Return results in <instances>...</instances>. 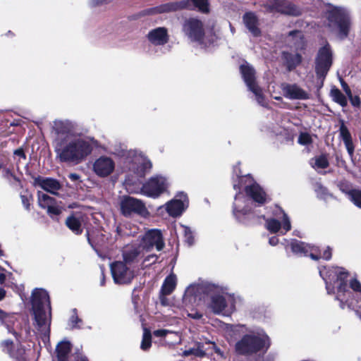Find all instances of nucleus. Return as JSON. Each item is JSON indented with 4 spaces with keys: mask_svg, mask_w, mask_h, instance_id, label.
I'll return each instance as SVG.
<instances>
[{
    "mask_svg": "<svg viewBox=\"0 0 361 361\" xmlns=\"http://www.w3.org/2000/svg\"><path fill=\"white\" fill-rule=\"evenodd\" d=\"M56 137L53 145L56 159L61 162L78 164L92 153L94 140L78 132V125L73 121L56 120L53 123Z\"/></svg>",
    "mask_w": 361,
    "mask_h": 361,
    "instance_id": "nucleus-1",
    "label": "nucleus"
},
{
    "mask_svg": "<svg viewBox=\"0 0 361 361\" xmlns=\"http://www.w3.org/2000/svg\"><path fill=\"white\" fill-rule=\"evenodd\" d=\"M32 306L35 317V326L44 341L49 339L51 320V306L48 293L42 288H36L32 294Z\"/></svg>",
    "mask_w": 361,
    "mask_h": 361,
    "instance_id": "nucleus-2",
    "label": "nucleus"
},
{
    "mask_svg": "<svg viewBox=\"0 0 361 361\" xmlns=\"http://www.w3.org/2000/svg\"><path fill=\"white\" fill-rule=\"evenodd\" d=\"M247 196L239 192L235 196L233 212L240 221H244L245 216L251 212V198L259 206L268 201V197L263 189L257 183L247 185L245 187Z\"/></svg>",
    "mask_w": 361,
    "mask_h": 361,
    "instance_id": "nucleus-3",
    "label": "nucleus"
},
{
    "mask_svg": "<svg viewBox=\"0 0 361 361\" xmlns=\"http://www.w3.org/2000/svg\"><path fill=\"white\" fill-rule=\"evenodd\" d=\"M319 274L325 281L326 288L329 294L334 293L332 282L339 283L336 299L340 300L341 308L345 307V302L347 303L348 307L354 308L353 302L349 301L351 293L347 289V284L344 282L348 276V273L343 268L332 267L329 270H326L325 268L320 269Z\"/></svg>",
    "mask_w": 361,
    "mask_h": 361,
    "instance_id": "nucleus-4",
    "label": "nucleus"
},
{
    "mask_svg": "<svg viewBox=\"0 0 361 361\" xmlns=\"http://www.w3.org/2000/svg\"><path fill=\"white\" fill-rule=\"evenodd\" d=\"M152 167L151 161L142 153L135 150H130L127 152L124 168L134 173L135 176L128 175L126 183L127 185H133L140 181V178L145 176Z\"/></svg>",
    "mask_w": 361,
    "mask_h": 361,
    "instance_id": "nucleus-5",
    "label": "nucleus"
},
{
    "mask_svg": "<svg viewBox=\"0 0 361 361\" xmlns=\"http://www.w3.org/2000/svg\"><path fill=\"white\" fill-rule=\"evenodd\" d=\"M328 26L338 38H345L350 29L349 12L344 8L329 6L326 11Z\"/></svg>",
    "mask_w": 361,
    "mask_h": 361,
    "instance_id": "nucleus-6",
    "label": "nucleus"
},
{
    "mask_svg": "<svg viewBox=\"0 0 361 361\" xmlns=\"http://www.w3.org/2000/svg\"><path fill=\"white\" fill-rule=\"evenodd\" d=\"M204 288L201 284L189 286L185 291L182 302H174L172 305V311L176 314V317H184L185 314L192 319H200L202 314L195 312L188 313L186 308L196 301L198 295L200 294Z\"/></svg>",
    "mask_w": 361,
    "mask_h": 361,
    "instance_id": "nucleus-7",
    "label": "nucleus"
},
{
    "mask_svg": "<svg viewBox=\"0 0 361 361\" xmlns=\"http://www.w3.org/2000/svg\"><path fill=\"white\" fill-rule=\"evenodd\" d=\"M270 345L269 338L264 332L245 335L235 345L240 354H251L267 350Z\"/></svg>",
    "mask_w": 361,
    "mask_h": 361,
    "instance_id": "nucleus-8",
    "label": "nucleus"
},
{
    "mask_svg": "<svg viewBox=\"0 0 361 361\" xmlns=\"http://www.w3.org/2000/svg\"><path fill=\"white\" fill-rule=\"evenodd\" d=\"M202 286L204 288L202 292L207 291V294L211 295V302L209 304V307L214 313L220 314L223 313L224 311H233V299L230 296L220 294L219 292V288L214 286Z\"/></svg>",
    "mask_w": 361,
    "mask_h": 361,
    "instance_id": "nucleus-9",
    "label": "nucleus"
},
{
    "mask_svg": "<svg viewBox=\"0 0 361 361\" xmlns=\"http://www.w3.org/2000/svg\"><path fill=\"white\" fill-rule=\"evenodd\" d=\"M266 228L271 233L280 232L285 234L291 229V224L288 216L279 207H276L274 217L266 219Z\"/></svg>",
    "mask_w": 361,
    "mask_h": 361,
    "instance_id": "nucleus-10",
    "label": "nucleus"
},
{
    "mask_svg": "<svg viewBox=\"0 0 361 361\" xmlns=\"http://www.w3.org/2000/svg\"><path fill=\"white\" fill-rule=\"evenodd\" d=\"M183 32L191 42L200 45H207L205 39V32L201 20L197 18L185 20L183 25Z\"/></svg>",
    "mask_w": 361,
    "mask_h": 361,
    "instance_id": "nucleus-11",
    "label": "nucleus"
},
{
    "mask_svg": "<svg viewBox=\"0 0 361 361\" xmlns=\"http://www.w3.org/2000/svg\"><path fill=\"white\" fill-rule=\"evenodd\" d=\"M197 8L202 13L209 12V4L207 0H187L180 2L168 3L157 7V13H165L175 11L181 8Z\"/></svg>",
    "mask_w": 361,
    "mask_h": 361,
    "instance_id": "nucleus-12",
    "label": "nucleus"
},
{
    "mask_svg": "<svg viewBox=\"0 0 361 361\" xmlns=\"http://www.w3.org/2000/svg\"><path fill=\"white\" fill-rule=\"evenodd\" d=\"M169 185L166 177L154 176L142 185L140 192L147 197L156 198L166 191Z\"/></svg>",
    "mask_w": 361,
    "mask_h": 361,
    "instance_id": "nucleus-13",
    "label": "nucleus"
},
{
    "mask_svg": "<svg viewBox=\"0 0 361 361\" xmlns=\"http://www.w3.org/2000/svg\"><path fill=\"white\" fill-rule=\"evenodd\" d=\"M110 268L113 279L116 284L130 283L135 276L132 267L123 261L111 263Z\"/></svg>",
    "mask_w": 361,
    "mask_h": 361,
    "instance_id": "nucleus-14",
    "label": "nucleus"
},
{
    "mask_svg": "<svg viewBox=\"0 0 361 361\" xmlns=\"http://www.w3.org/2000/svg\"><path fill=\"white\" fill-rule=\"evenodd\" d=\"M240 72L246 85L254 93L257 102L262 106H266L262 90L255 82V72L253 68L247 63L243 64L240 66Z\"/></svg>",
    "mask_w": 361,
    "mask_h": 361,
    "instance_id": "nucleus-15",
    "label": "nucleus"
},
{
    "mask_svg": "<svg viewBox=\"0 0 361 361\" xmlns=\"http://www.w3.org/2000/svg\"><path fill=\"white\" fill-rule=\"evenodd\" d=\"M121 211L125 216H130L133 214L145 216L148 214L143 202L131 197H125L121 200Z\"/></svg>",
    "mask_w": 361,
    "mask_h": 361,
    "instance_id": "nucleus-16",
    "label": "nucleus"
},
{
    "mask_svg": "<svg viewBox=\"0 0 361 361\" xmlns=\"http://www.w3.org/2000/svg\"><path fill=\"white\" fill-rule=\"evenodd\" d=\"M116 168L115 161L109 156L102 155L95 159L92 171L99 178H106L112 174Z\"/></svg>",
    "mask_w": 361,
    "mask_h": 361,
    "instance_id": "nucleus-17",
    "label": "nucleus"
},
{
    "mask_svg": "<svg viewBox=\"0 0 361 361\" xmlns=\"http://www.w3.org/2000/svg\"><path fill=\"white\" fill-rule=\"evenodd\" d=\"M332 64L331 51L325 46L319 51L316 61L315 70L317 77L324 79Z\"/></svg>",
    "mask_w": 361,
    "mask_h": 361,
    "instance_id": "nucleus-18",
    "label": "nucleus"
},
{
    "mask_svg": "<svg viewBox=\"0 0 361 361\" xmlns=\"http://www.w3.org/2000/svg\"><path fill=\"white\" fill-rule=\"evenodd\" d=\"M164 245L161 231L158 229H152L145 233L140 246L142 250H149L155 247L158 251H160L164 248Z\"/></svg>",
    "mask_w": 361,
    "mask_h": 361,
    "instance_id": "nucleus-19",
    "label": "nucleus"
},
{
    "mask_svg": "<svg viewBox=\"0 0 361 361\" xmlns=\"http://www.w3.org/2000/svg\"><path fill=\"white\" fill-rule=\"evenodd\" d=\"M188 206L187 195L179 192L176 197L166 204V210L173 217H176L183 212Z\"/></svg>",
    "mask_w": 361,
    "mask_h": 361,
    "instance_id": "nucleus-20",
    "label": "nucleus"
},
{
    "mask_svg": "<svg viewBox=\"0 0 361 361\" xmlns=\"http://www.w3.org/2000/svg\"><path fill=\"white\" fill-rule=\"evenodd\" d=\"M267 8L271 12H278L290 16H299L300 14L298 8L286 0H269Z\"/></svg>",
    "mask_w": 361,
    "mask_h": 361,
    "instance_id": "nucleus-21",
    "label": "nucleus"
},
{
    "mask_svg": "<svg viewBox=\"0 0 361 361\" xmlns=\"http://www.w3.org/2000/svg\"><path fill=\"white\" fill-rule=\"evenodd\" d=\"M283 96L291 100H306L310 94L297 84L283 82L280 85Z\"/></svg>",
    "mask_w": 361,
    "mask_h": 361,
    "instance_id": "nucleus-22",
    "label": "nucleus"
},
{
    "mask_svg": "<svg viewBox=\"0 0 361 361\" xmlns=\"http://www.w3.org/2000/svg\"><path fill=\"white\" fill-rule=\"evenodd\" d=\"M285 242L287 243H290L291 250L295 255L299 256L309 255L314 260L318 259V256L316 254L317 247L311 246L296 240H290V241L285 240Z\"/></svg>",
    "mask_w": 361,
    "mask_h": 361,
    "instance_id": "nucleus-23",
    "label": "nucleus"
},
{
    "mask_svg": "<svg viewBox=\"0 0 361 361\" xmlns=\"http://www.w3.org/2000/svg\"><path fill=\"white\" fill-rule=\"evenodd\" d=\"M33 184L35 186L39 187L53 195H56L57 191L61 189L60 183L51 178H44L39 176L34 178Z\"/></svg>",
    "mask_w": 361,
    "mask_h": 361,
    "instance_id": "nucleus-24",
    "label": "nucleus"
},
{
    "mask_svg": "<svg viewBox=\"0 0 361 361\" xmlns=\"http://www.w3.org/2000/svg\"><path fill=\"white\" fill-rule=\"evenodd\" d=\"M147 39L154 45H163L169 40L167 30L161 27L153 29L149 32Z\"/></svg>",
    "mask_w": 361,
    "mask_h": 361,
    "instance_id": "nucleus-25",
    "label": "nucleus"
},
{
    "mask_svg": "<svg viewBox=\"0 0 361 361\" xmlns=\"http://www.w3.org/2000/svg\"><path fill=\"white\" fill-rule=\"evenodd\" d=\"M340 137L344 142L346 149L350 157H353L354 153V145L352 141L351 135L343 121H341V126L339 128Z\"/></svg>",
    "mask_w": 361,
    "mask_h": 361,
    "instance_id": "nucleus-26",
    "label": "nucleus"
},
{
    "mask_svg": "<svg viewBox=\"0 0 361 361\" xmlns=\"http://www.w3.org/2000/svg\"><path fill=\"white\" fill-rule=\"evenodd\" d=\"M243 21L246 27L254 35L258 36L260 30L258 28V20L253 13H246L243 16Z\"/></svg>",
    "mask_w": 361,
    "mask_h": 361,
    "instance_id": "nucleus-27",
    "label": "nucleus"
},
{
    "mask_svg": "<svg viewBox=\"0 0 361 361\" xmlns=\"http://www.w3.org/2000/svg\"><path fill=\"white\" fill-rule=\"evenodd\" d=\"M204 345L200 342H195L192 347L184 350L182 355L185 357L193 355L202 357L206 355Z\"/></svg>",
    "mask_w": 361,
    "mask_h": 361,
    "instance_id": "nucleus-28",
    "label": "nucleus"
},
{
    "mask_svg": "<svg viewBox=\"0 0 361 361\" xmlns=\"http://www.w3.org/2000/svg\"><path fill=\"white\" fill-rule=\"evenodd\" d=\"M13 345V343L9 341H5L2 343L4 351L8 353L12 357L16 359V361H26V358L25 357V350L21 348H18L17 350L16 353L11 351V347Z\"/></svg>",
    "mask_w": 361,
    "mask_h": 361,
    "instance_id": "nucleus-29",
    "label": "nucleus"
},
{
    "mask_svg": "<svg viewBox=\"0 0 361 361\" xmlns=\"http://www.w3.org/2000/svg\"><path fill=\"white\" fill-rule=\"evenodd\" d=\"M176 286V276L171 274L165 279L161 288V293L162 295H169L174 290Z\"/></svg>",
    "mask_w": 361,
    "mask_h": 361,
    "instance_id": "nucleus-30",
    "label": "nucleus"
},
{
    "mask_svg": "<svg viewBox=\"0 0 361 361\" xmlns=\"http://www.w3.org/2000/svg\"><path fill=\"white\" fill-rule=\"evenodd\" d=\"M71 348V343L68 341H62L58 344L56 353L59 361H68V355Z\"/></svg>",
    "mask_w": 361,
    "mask_h": 361,
    "instance_id": "nucleus-31",
    "label": "nucleus"
},
{
    "mask_svg": "<svg viewBox=\"0 0 361 361\" xmlns=\"http://www.w3.org/2000/svg\"><path fill=\"white\" fill-rule=\"evenodd\" d=\"M66 224L70 230L77 235L80 234L82 231L80 218L74 215L66 219Z\"/></svg>",
    "mask_w": 361,
    "mask_h": 361,
    "instance_id": "nucleus-32",
    "label": "nucleus"
},
{
    "mask_svg": "<svg viewBox=\"0 0 361 361\" xmlns=\"http://www.w3.org/2000/svg\"><path fill=\"white\" fill-rule=\"evenodd\" d=\"M141 249L142 250V248L139 246L138 247L124 251L123 254V262L131 267L132 264L135 262L137 258L140 256Z\"/></svg>",
    "mask_w": 361,
    "mask_h": 361,
    "instance_id": "nucleus-33",
    "label": "nucleus"
},
{
    "mask_svg": "<svg viewBox=\"0 0 361 361\" xmlns=\"http://www.w3.org/2000/svg\"><path fill=\"white\" fill-rule=\"evenodd\" d=\"M288 68L290 71L299 65L301 62V56L299 54L283 53Z\"/></svg>",
    "mask_w": 361,
    "mask_h": 361,
    "instance_id": "nucleus-34",
    "label": "nucleus"
},
{
    "mask_svg": "<svg viewBox=\"0 0 361 361\" xmlns=\"http://www.w3.org/2000/svg\"><path fill=\"white\" fill-rule=\"evenodd\" d=\"M37 198L39 207L43 209H47L56 202L54 198L40 191L37 192Z\"/></svg>",
    "mask_w": 361,
    "mask_h": 361,
    "instance_id": "nucleus-35",
    "label": "nucleus"
},
{
    "mask_svg": "<svg viewBox=\"0 0 361 361\" xmlns=\"http://www.w3.org/2000/svg\"><path fill=\"white\" fill-rule=\"evenodd\" d=\"M310 164L316 170L324 169L329 166V161L326 156L321 155L312 159Z\"/></svg>",
    "mask_w": 361,
    "mask_h": 361,
    "instance_id": "nucleus-36",
    "label": "nucleus"
},
{
    "mask_svg": "<svg viewBox=\"0 0 361 361\" xmlns=\"http://www.w3.org/2000/svg\"><path fill=\"white\" fill-rule=\"evenodd\" d=\"M330 94L335 102L339 104L342 106H345L347 105L348 101L345 96L338 89H332Z\"/></svg>",
    "mask_w": 361,
    "mask_h": 361,
    "instance_id": "nucleus-37",
    "label": "nucleus"
},
{
    "mask_svg": "<svg viewBox=\"0 0 361 361\" xmlns=\"http://www.w3.org/2000/svg\"><path fill=\"white\" fill-rule=\"evenodd\" d=\"M151 344H152L151 332L148 329H144L142 340L140 348L143 350H147L151 347Z\"/></svg>",
    "mask_w": 361,
    "mask_h": 361,
    "instance_id": "nucleus-38",
    "label": "nucleus"
},
{
    "mask_svg": "<svg viewBox=\"0 0 361 361\" xmlns=\"http://www.w3.org/2000/svg\"><path fill=\"white\" fill-rule=\"evenodd\" d=\"M349 199L358 207L361 208V190H352L348 193Z\"/></svg>",
    "mask_w": 361,
    "mask_h": 361,
    "instance_id": "nucleus-39",
    "label": "nucleus"
},
{
    "mask_svg": "<svg viewBox=\"0 0 361 361\" xmlns=\"http://www.w3.org/2000/svg\"><path fill=\"white\" fill-rule=\"evenodd\" d=\"M47 213L51 217H54L55 216H58L61 213L62 207L60 206L56 201L49 206L47 209Z\"/></svg>",
    "mask_w": 361,
    "mask_h": 361,
    "instance_id": "nucleus-40",
    "label": "nucleus"
},
{
    "mask_svg": "<svg viewBox=\"0 0 361 361\" xmlns=\"http://www.w3.org/2000/svg\"><path fill=\"white\" fill-rule=\"evenodd\" d=\"M14 314H8L2 310H0V320L6 325L8 329L10 323H13L14 322Z\"/></svg>",
    "mask_w": 361,
    "mask_h": 361,
    "instance_id": "nucleus-41",
    "label": "nucleus"
},
{
    "mask_svg": "<svg viewBox=\"0 0 361 361\" xmlns=\"http://www.w3.org/2000/svg\"><path fill=\"white\" fill-rule=\"evenodd\" d=\"M181 229L184 233L185 241L189 245H192L194 242V238L190 228L185 226H181Z\"/></svg>",
    "mask_w": 361,
    "mask_h": 361,
    "instance_id": "nucleus-42",
    "label": "nucleus"
},
{
    "mask_svg": "<svg viewBox=\"0 0 361 361\" xmlns=\"http://www.w3.org/2000/svg\"><path fill=\"white\" fill-rule=\"evenodd\" d=\"M350 287L356 296L361 299V283L357 279H353L350 282Z\"/></svg>",
    "mask_w": 361,
    "mask_h": 361,
    "instance_id": "nucleus-43",
    "label": "nucleus"
},
{
    "mask_svg": "<svg viewBox=\"0 0 361 361\" xmlns=\"http://www.w3.org/2000/svg\"><path fill=\"white\" fill-rule=\"evenodd\" d=\"M298 142L302 145L310 144L312 142V137L310 134L302 133L299 135Z\"/></svg>",
    "mask_w": 361,
    "mask_h": 361,
    "instance_id": "nucleus-44",
    "label": "nucleus"
},
{
    "mask_svg": "<svg viewBox=\"0 0 361 361\" xmlns=\"http://www.w3.org/2000/svg\"><path fill=\"white\" fill-rule=\"evenodd\" d=\"M79 322H81V319H80L76 314V310H73V314L70 319V322H69V325L72 327V328H75L77 327V324L79 323Z\"/></svg>",
    "mask_w": 361,
    "mask_h": 361,
    "instance_id": "nucleus-45",
    "label": "nucleus"
},
{
    "mask_svg": "<svg viewBox=\"0 0 361 361\" xmlns=\"http://www.w3.org/2000/svg\"><path fill=\"white\" fill-rule=\"evenodd\" d=\"M316 252H317L316 254L318 256V259L319 258H323V259H325L328 260L331 257V252L329 248H328L327 250H324L323 254H322V255L320 254V252H319V250L318 247H317V250Z\"/></svg>",
    "mask_w": 361,
    "mask_h": 361,
    "instance_id": "nucleus-46",
    "label": "nucleus"
},
{
    "mask_svg": "<svg viewBox=\"0 0 361 361\" xmlns=\"http://www.w3.org/2000/svg\"><path fill=\"white\" fill-rule=\"evenodd\" d=\"M153 334L157 337H165L168 334H175L177 336L176 333H173V331L166 329L155 330Z\"/></svg>",
    "mask_w": 361,
    "mask_h": 361,
    "instance_id": "nucleus-47",
    "label": "nucleus"
},
{
    "mask_svg": "<svg viewBox=\"0 0 361 361\" xmlns=\"http://www.w3.org/2000/svg\"><path fill=\"white\" fill-rule=\"evenodd\" d=\"M157 256L156 255H150L145 257L144 260L145 266H148L151 264L154 263L157 260Z\"/></svg>",
    "mask_w": 361,
    "mask_h": 361,
    "instance_id": "nucleus-48",
    "label": "nucleus"
},
{
    "mask_svg": "<svg viewBox=\"0 0 361 361\" xmlns=\"http://www.w3.org/2000/svg\"><path fill=\"white\" fill-rule=\"evenodd\" d=\"M113 0H90L89 3L92 6H96L104 4H109Z\"/></svg>",
    "mask_w": 361,
    "mask_h": 361,
    "instance_id": "nucleus-49",
    "label": "nucleus"
},
{
    "mask_svg": "<svg viewBox=\"0 0 361 361\" xmlns=\"http://www.w3.org/2000/svg\"><path fill=\"white\" fill-rule=\"evenodd\" d=\"M247 179H248V178L245 177V176L239 177L238 178V184L235 183H233L234 189L235 190H236L237 188L240 189L243 187V183L244 182V180H247Z\"/></svg>",
    "mask_w": 361,
    "mask_h": 361,
    "instance_id": "nucleus-50",
    "label": "nucleus"
},
{
    "mask_svg": "<svg viewBox=\"0 0 361 361\" xmlns=\"http://www.w3.org/2000/svg\"><path fill=\"white\" fill-rule=\"evenodd\" d=\"M20 198L24 207L28 209L30 207V197L24 195H20Z\"/></svg>",
    "mask_w": 361,
    "mask_h": 361,
    "instance_id": "nucleus-51",
    "label": "nucleus"
},
{
    "mask_svg": "<svg viewBox=\"0 0 361 361\" xmlns=\"http://www.w3.org/2000/svg\"><path fill=\"white\" fill-rule=\"evenodd\" d=\"M350 102H351V104L353 106H359L360 105V99L359 97L355 96L353 97L352 96V97H350Z\"/></svg>",
    "mask_w": 361,
    "mask_h": 361,
    "instance_id": "nucleus-52",
    "label": "nucleus"
},
{
    "mask_svg": "<svg viewBox=\"0 0 361 361\" xmlns=\"http://www.w3.org/2000/svg\"><path fill=\"white\" fill-rule=\"evenodd\" d=\"M167 295H162L161 293H160V297H159V299H160V302H161V304L164 306H167V305H169V299L166 298Z\"/></svg>",
    "mask_w": 361,
    "mask_h": 361,
    "instance_id": "nucleus-53",
    "label": "nucleus"
},
{
    "mask_svg": "<svg viewBox=\"0 0 361 361\" xmlns=\"http://www.w3.org/2000/svg\"><path fill=\"white\" fill-rule=\"evenodd\" d=\"M341 85H342V87H343L344 91L347 94V95L349 97H352V93H351V91H350L349 87L348 86V85L346 83H345L344 82H342Z\"/></svg>",
    "mask_w": 361,
    "mask_h": 361,
    "instance_id": "nucleus-54",
    "label": "nucleus"
},
{
    "mask_svg": "<svg viewBox=\"0 0 361 361\" xmlns=\"http://www.w3.org/2000/svg\"><path fill=\"white\" fill-rule=\"evenodd\" d=\"M3 176H4L5 178H8V179H9V178H10V177H13V175L12 174V173H11V171H10L9 169H4L3 170Z\"/></svg>",
    "mask_w": 361,
    "mask_h": 361,
    "instance_id": "nucleus-55",
    "label": "nucleus"
},
{
    "mask_svg": "<svg viewBox=\"0 0 361 361\" xmlns=\"http://www.w3.org/2000/svg\"><path fill=\"white\" fill-rule=\"evenodd\" d=\"M269 244L271 245L274 246V245L278 244L279 239H278V238L276 236H273V237L269 238Z\"/></svg>",
    "mask_w": 361,
    "mask_h": 361,
    "instance_id": "nucleus-56",
    "label": "nucleus"
},
{
    "mask_svg": "<svg viewBox=\"0 0 361 361\" xmlns=\"http://www.w3.org/2000/svg\"><path fill=\"white\" fill-rule=\"evenodd\" d=\"M68 177L72 181H74V182L80 180V176L75 173H70L68 175Z\"/></svg>",
    "mask_w": 361,
    "mask_h": 361,
    "instance_id": "nucleus-57",
    "label": "nucleus"
},
{
    "mask_svg": "<svg viewBox=\"0 0 361 361\" xmlns=\"http://www.w3.org/2000/svg\"><path fill=\"white\" fill-rule=\"evenodd\" d=\"M14 154L20 157H22L23 159L25 158V154L21 149H16L14 152Z\"/></svg>",
    "mask_w": 361,
    "mask_h": 361,
    "instance_id": "nucleus-58",
    "label": "nucleus"
},
{
    "mask_svg": "<svg viewBox=\"0 0 361 361\" xmlns=\"http://www.w3.org/2000/svg\"><path fill=\"white\" fill-rule=\"evenodd\" d=\"M290 35L295 36L297 38H299L300 40H302V34L300 31H293L290 33Z\"/></svg>",
    "mask_w": 361,
    "mask_h": 361,
    "instance_id": "nucleus-59",
    "label": "nucleus"
},
{
    "mask_svg": "<svg viewBox=\"0 0 361 361\" xmlns=\"http://www.w3.org/2000/svg\"><path fill=\"white\" fill-rule=\"evenodd\" d=\"M207 343L212 345V348L216 353H218L219 355H222L220 349L216 345V344L214 343L208 342Z\"/></svg>",
    "mask_w": 361,
    "mask_h": 361,
    "instance_id": "nucleus-60",
    "label": "nucleus"
},
{
    "mask_svg": "<svg viewBox=\"0 0 361 361\" xmlns=\"http://www.w3.org/2000/svg\"><path fill=\"white\" fill-rule=\"evenodd\" d=\"M6 280V275L4 273H0V283H3Z\"/></svg>",
    "mask_w": 361,
    "mask_h": 361,
    "instance_id": "nucleus-61",
    "label": "nucleus"
},
{
    "mask_svg": "<svg viewBox=\"0 0 361 361\" xmlns=\"http://www.w3.org/2000/svg\"><path fill=\"white\" fill-rule=\"evenodd\" d=\"M5 295L6 291L4 289L0 288V300L4 298Z\"/></svg>",
    "mask_w": 361,
    "mask_h": 361,
    "instance_id": "nucleus-62",
    "label": "nucleus"
},
{
    "mask_svg": "<svg viewBox=\"0 0 361 361\" xmlns=\"http://www.w3.org/2000/svg\"><path fill=\"white\" fill-rule=\"evenodd\" d=\"M273 98L276 100H278V101H280V102H283V98L281 97V96H272Z\"/></svg>",
    "mask_w": 361,
    "mask_h": 361,
    "instance_id": "nucleus-63",
    "label": "nucleus"
},
{
    "mask_svg": "<svg viewBox=\"0 0 361 361\" xmlns=\"http://www.w3.org/2000/svg\"><path fill=\"white\" fill-rule=\"evenodd\" d=\"M78 361H87V360L85 357H82V358H80V360H79Z\"/></svg>",
    "mask_w": 361,
    "mask_h": 361,
    "instance_id": "nucleus-64",
    "label": "nucleus"
}]
</instances>
